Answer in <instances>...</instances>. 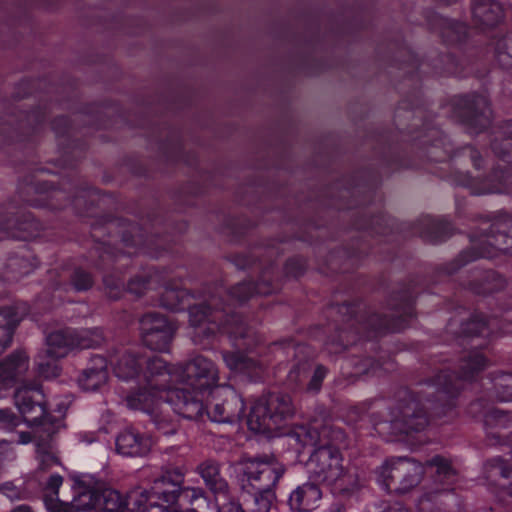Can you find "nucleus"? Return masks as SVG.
Listing matches in <instances>:
<instances>
[{
    "instance_id": "nucleus-1",
    "label": "nucleus",
    "mask_w": 512,
    "mask_h": 512,
    "mask_svg": "<svg viewBox=\"0 0 512 512\" xmlns=\"http://www.w3.org/2000/svg\"><path fill=\"white\" fill-rule=\"evenodd\" d=\"M445 404L443 391L434 380L422 383L415 392L402 390L391 413L393 428L405 434L423 431L429 424V413L442 417L452 411Z\"/></svg>"
},
{
    "instance_id": "nucleus-2",
    "label": "nucleus",
    "mask_w": 512,
    "mask_h": 512,
    "mask_svg": "<svg viewBox=\"0 0 512 512\" xmlns=\"http://www.w3.org/2000/svg\"><path fill=\"white\" fill-rule=\"evenodd\" d=\"M189 322L199 330L198 336H209L221 331L227 333L233 340H243L235 343V347L250 348L249 331L240 316L229 314L222 302L220 293L211 295L205 302L195 304L189 308Z\"/></svg>"
},
{
    "instance_id": "nucleus-3",
    "label": "nucleus",
    "mask_w": 512,
    "mask_h": 512,
    "mask_svg": "<svg viewBox=\"0 0 512 512\" xmlns=\"http://www.w3.org/2000/svg\"><path fill=\"white\" fill-rule=\"evenodd\" d=\"M341 444L313 450L307 461V470L314 482L325 483L342 495H349L363 486V480L356 469L343 465Z\"/></svg>"
},
{
    "instance_id": "nucleus-4",
    "label": "nucleus",
    "mask_w": 512,
    "mask_h": 512,
    "mask_svg": "<svg viewBox=\"0 0 512 512\" xmlns=\"http://www.w3.org/2000/svg\"><path fill=\"white\" fill-rule=\"evenodd\" d=\"M295 408L287 394L270 393L255 401L247 424L250 430L266 433L275 430L294 414Z\"/></svg>"
},
{
    "instance_id": "nucleus-5",
    "label": "nucleus",
    "mask_w": 512,
    "mask_h": 512,
    "mask_svg": "<svg viewBox=\"0 0 512 512\" xmlns=\"http://www.w3.org/2000/svg\"><path fill=\"white\" fill-rule=\"evenodd\" d=\"M488 361L479 351H470L465 354L459 364V375L455 376L449 371H443L434 379L435 383L443 391L447 406L455 407V398L464 381H471L486 367Z\"/></svg>"
},
{
    "instance_id": "nucleus-6",
    "label": "nucleus",
    "mask_w": 512,
    "mask_h": 512,
    "mask_svg": "<svg viewBox=\"0 0 512 512\" xmlns=\"http://www.w3.org/2000/svg\"><path fill=\"white\" fill-rule=\"evenodd\" d=\"M424 474L421 463L407 457L387 460L381 466L380 477L390 492L404 494L416 487Z\"/></svg>"
},
{
    "instance_id": "nucleus-7",
    "label": "nucleus",
    "mask_w": 512,
    "mask_h": 512,
    "mask_svg": "<svg viewBox=\"0 0 512 512\" xmlns=\"http://www.w3.org/2000/svg\"><path fill=\"white\" fill-rule=\"evenodd\" d=\"M241 464L248 485L261 493L272 492L285 472L284 466L274 457L245 459Z\"/></svg>"
},
{
    "instance_id": "nucleus-8",
    "label": "nucleus",
    "mask_w": 512,
    "mask_h": 512,
    "mask_svg": "<svg viewBox=\"0 0 512 512\" xmlns=\"http://www.w3.org/2000/svg\"><path fill=\"white\" fill-rule=\"evenodd\" d=\"M144 344L152 350L166 351L177 330L176 324L164 315L147 313L140 320Z\"/></svg>"
},
{
    "instance_id": "nucleus-9",
    "label": "nucleus",
    "mask_w": 512,
    "mask_h": 512,
    "mask_svg": "<svg viewBox=\"0 0 512 512\" xmlns=\"http://www.w3.org/2000/svg\"><path fill=\"white\" fill-rule=\"evenodd\" d=\"M15 405L29 425H42L47 417L45 397L36 382L19 386L14 394Z\"/></svg>"
},
{
    "instance_id": "nucleus-10",
    "label": "nucleus",
    "mask_w": 512,
    "mask_h": 512,
    "mask_svg": "<svg viewBox=\"0 0 512 512\" xmlns=\"http://www.w3.org/2000/svg\"><path fill=\"white\" fill-rule=\"evenodd\" d=\"M296 439L304 447L317 449L328 447L331 444H342L345 434L342 429L314 420L306 426H301L295 431Z\"/></svg>"
},
{
    "instance_id": "nucleus-11",
    "label": "nucleus",
    "mask_w": 512,
    "mask_h": 512,
    "mask_svg": "<svg viewBox=\"0 0 512 512\" xmlns=\"http://www.w3.org/2000/svg\"><path fill=\"white\" fill-rule=\"evenodd\" d=\"M218 380V369L215 364L203 356H197L185 365L182 386L192 390L206 391L215 387Z\"/></svg>"
},
{
    "instance_id": "nucleus-12",
    "label": "nucleus",
    "mask_w": 512,
    "mask_h": 512,
    "mask_svg": "<svg viewBox=\"0 0 512 512\" xmlns=\"http://www.w3.org/2000/svg\"><path fill=\"white\" fill-rule=\"evenodd\" d=\"M203 392L185 386L169 389L166 393L167 405L184 418L202 419L208 410V408L205 409L202 398L199 397Z\"/></svg>"
},
{
    "instance_id": "nucleus-13",
    "label": "nucleus",
    "mask_w": 512,
    "mask_h": 512,
    "mask_svg": "<svg viewBox=\"0 0 512 512\" xmlns=\"http://www.w3.org/2000/svg\"><path fill=\"white\" fill-rule=\"evenodd\" d=\"M510 221L497 220L491 224L488 233L481 235L474 244L481 257H494L497 252L512 254V237L507 234Z\"/></svg>"
},
{
    "instance_id": "nucleus-14",
    "label": "nucleus",
    "mask_w": 512,
    "mask_h": 512,
    "mask_svg": "<svg viewBox=\"0 0 512 512\" xmlns=\"http://www.w3.org/2000/svg\"><path fill=\"white\" fill-rule=\"evenodd\" d=\"M244 413V402L233 390L224 391L223 395L214 396L206 412L207 417L218 423H232L239 420Z\"/></svg>"
},
{
    "instance_id": "nucleus-15",
    "label": "nucleus",
    "mask_w": 512,
    "mask_h": 512,
    "mask_svg": "<svg viewBox=\"0 0 512 512\" xmlns=\"http://www.w3.org/2000/svg\"><path fill=\"white\" fill-rule=\"evenodd\" d=\"M461 117L474 133L490 125L491 110L484 96H467L462 99Z\"/></svg>"
},
{
    "instance_id": "nucleus-16",
    "label": "nucleus",
    "mask_w": 512,
    "mask_h": 512,
    "mask_svg": "<svg viewBox=\"0 0 512 512\" xmlns=\"http://www.w3.org/2000/svg\"><path fill=\"white\" fill-rule=\"evenodd\" d=\"M472 17L483 29H497L505 20L503 5L496 0H472Z\"/></svg>"
},
{
    "instance_id": "nucleus-17",
    "label": "nucleus",
    "mask_w": 512,
    "mask_h": 512,
    "mask_svg": "<svg viewBox=\"0 0 512 512\" xmlns=\"http://www.w3.org/2000/svg\"><path fill=\"white\" fill-rule=\"evenodd\" d=\"M169 389L154 388L151 389L147 382L145 386L140 388L136 393L127 396V405L131 409L142 410L149 413L151 416L158 412L163 405L168 408L166 401V393Z\"/></svg>"
},
{
    "instance_id": "nucleus-18",
    "label": "nucleus",
    "mask_w": 512,
    "mask_h": 512,
    "mask_svg": "<svg viewBox=\"0 0 512 512\" xmlns=\"http://www.w3.org/2000/svg\"><path fill=\"white\" fill-rule=\"evenodd\" d=\"M206 487L216 496L227 498L230 486L221 474V464L214 459H206L196 469Z\"/></svg>"
},
{
    "instance_id": "nucleus-19",
    "label": "nucleus",
    "mask_w": 512,
    "mask_h": 512,
    "mask_svg": "<svg viewBox=\"0 0 512 512\" xmlns=\"http://www.w3.org/2000/svg\"><path fill=\"white\" fill-rule=\"evenodd\" d=\"M152 447V440L133 430L126 429L116 438V449L118 453L130 457H141L147 455Z\"/></svg>"
},
{
    "instance_id": "nucleus-20",
    "label": "nucleus",
    "mask_w": 512,
    "mask_h": 512,
    "mask_svg": "<svg viewBox=\"0 0 512 512\" xmlns=\"http://www.w3.org/2000/svg\"><path fill=\"white\" fill-rule=\"evenodd\" d=\"M28 367V357L24 352H15L0 362V393L12 387Z\"/></svg>"
},
{
    "instance_id": "nucleus-21",
    "label": "nucleus",
    "mask_w": 512,
    "mask_h": 512,
    "mask_svg": "<svg viewBox=\"0 0 512 512\" xmlns=\"http://www.w3.org/2000/svg\"><path fill=\"white\" fill-rule=\"evenodd\" d=\"M322 493L315 482L298 486L290 495L288 503L292 510L309 511L321 499Z\"/></svg>"
},
{
    "instance_id": "nucleus-22",
    "label": "nucleus",
    "mask_w": 512,
    "mask_h": 512,
    "mask_svg": "<svg viewBox=\"0 0 512 512\" xmlns=\"http://www.w3.org/2000/svg\"><path fill=\"white\" fill-rule=\"evenodd\" d=\"M145 356L133 352H123L112 360L115 375L128 381L140 375L143 371Z\"/></svg>"
},
{
    "instance_id": "nucleus-23",
    "label": "nucleus",
    "mask_w": 512,
    "mask_h": 512,
    "mask_svg": "<svg viewBox=\"0 0 512 512\" xmlns=\"http://www.w3.org/2000/svg\"><path fill=\"white\" fill-rule=\"evenodd\" d=\"M144 365L146 370L143 372V379L151 389L159 387L170 389L168 384L171 374L161 358L156 356L151 358L145 357Z\"/></svg>"
},
{
    "instance_id": "nucleus-24",
    "label": "nucleus",
    "mask_w": 512,
    "mask_h": 512,
    "mask_svg": "<svg viewBox=\"0 0 512 512\" xmlns=\"http://www.w3.org/2000/svg\"><path fill=\"white\" fill-rule=\"evenodd\" d=\"M93 365L85 369L79 378V385L86 391H95L106 384L108 379L106 360L101 356L92 359Z\"/></svg>"
},
{
    "instance_id": "nucleus-25",
    "label": "nucleus",
    "mask_w": 512,
    "mask_h": 512,
    "mask_svg": "<svg viewBox=\"0 0 512 512\" xmlns=\"http://www.w3.org/2000/svg\"><path fill=\"white\" fill-rule=\"evenodd\" d=\"M75 346V331L71 329L52 332L47 337L45 351L54 357H65L69 350Z\"/></svg>"
},
{
    "instance_id": "nucleus-26",
    "label": "nucleus",
    "mask_w": 512,
    "mask_h": 512,
    "mask_svg": "<svg viewBox=\"0 0 512 512\" xmlns=\"http://www.w3.org/2000/svg\"><path fill=\"white\" fill-rule=\"evenodd\" d=\"M179 501L192 506L185 512H211L210 504L201 488L182 487Z\"/></svg>"
},
{
    "instance_id": "nucleus-27",
    "label": "nucleus",
    "mask_w": 512,
    "mask_h": 512,
    "mask_svg": "<svg viewBox=\"0 0 512 512\" xmlns=\"http://www.w3.org/2000/svg\"><path fill=\"white\" fill-rule=\"evenodd\" d=\"M273 291L270 282L262 280L256 286L250 282H242L231 288L229 294L236 301L242 302L249 299L254 293L268 295Z\"/></svg>"
},
{
    "instance_id": "nucleus-28",
    "label": "nucleus",
    "mask_w": 512,
    "mask_h": 512,
    "mask_svg": "<svg viewBox=\"0 0 512 512\" xmlns=\"http://www.w3.org/2000/svg\"><path fill=\"white\" fill-rule=\"evenodd\" d=\"M19 319L11 307L0 309V346L6 348L12 341L14 329Z\"/></svg>"
},
{
    "instance_id": "nucleus-29",
    "label": "nucleus",
    "mask_w": 512,
    "mask_h": 512,
    "mask_svg": "<svg viewBox=\"0 0 512 512\" xmlns=\"http://www.w3.org/2000/svg\"><path fill=\"white\" fill-rule=\"evenodd\" d=\"M222 358L227 367L236 372H252L258 367V363L251 357H248L241 351H224Z\"/></svg>"
},
{
    "instance_id": "nucleus-30",
    "label": "nucleus",
    "mask_w": 512,
    "mask_h": 512,
    "mask_svg": "<svg viewBox=\"0 0 512 512\" xmlns=\"http://www.w3.org/2000/svg\"><path fill=\"white\" fill-rule=\"evenodd\" d=\"M273 499V492L255 491L254 495L245 501V506L239 504L236 507V512H270Z\"/></svg>"
},
{
    "instance_id": "nucleus-31",
    "label": "nucleus",
    "mask_w": 512,
    "mask_h": 512,
    "mask_svg": "<svg viewBox=\"0 0 512 512\" xmlns=\"http://www.w3.org/2000/svg\"><path fill=\"white\" fill-rule=\"evenodd\" d=\"M189 298L187 290L167 285L161 293L160 304L166 309L178 310Z\"/></svg>"
},
{
    "instance_id": "nucleus-32",
    "label": "nucleus",
    "mask_w": 512,
    "mask_h": 512,
    "mask_svg": "<svg viewBox=\"0 0 512 512\" xmlns=\"http://www.w3.org/2000/svg\"><path fill=\"white\" fill-rule=\"evenodd\" d=\"M58 359L60 357H54L45 350L38 353L35 361L39 376L45 379L57 377L60 374V368L57 364Z\"/></svg>"
},
{
    "instance_id": "nucleus-33",
    "label": "nucleus",
    "mask_w": 512,
    "mask_h": 512,
    "mask_svg": "<svg viewBox=\"0 0 512 512\" xmlns=\"http://www.w3.org/2000/svg\"><path fill=\"white\" fill-rule=\"evenodd\" d=\"M184 483V472L180 468L167 469L153 481L152 489L164 487L182 488Z\"/></svg>"
},
{
    "instance_id": "nucleus-34",
    "label": "nucleus",
    "mask_w": 512,
    "mask_h": 512,
    "mask_svg": "<svg viewBox=\"0 0 512 512\" xmlns=\"http://www.w3.org/2000/svg\"><path fill=\"white\" fill-rule=\"evenodd\" d=\"M428 465L436 468V481L449 486L454 480L455 471L446 459L436 456L428 462Z\"/></svg>"
},
{
    "instance_id": "nucleus-35",
    "label": "nucleus",
    "mask_w": 512,
    "mask_h": 512,
    "mask_svg": "<svg viewBox=\"0 0 512 512\" xmlns=\"http://www.w3.org/2000/svg\"><path fill=\"white\" fill-rule=\"evenodd\" d=\"M37 459L39 469L42 471H48L52 467L60 465V460L50 444H37Z\"/></svg>"
},
{
    "instance_id": "nucleus-36",
    "label": "nucleus",
    "mask_w": 512,
    "mask_h": 512,
    "mask_svg": "<svg viewBox=\"0 0 512 512\" xmlns=\"http://www.w3.org/2000/svg\"><path fill=\"white\" fill-rule=\"evenodd\" d=\"M451 226L443 220H433L429 223L428 230L423 237L430 242H440L451 235Z\"/></svg>"
},
{
    "instance_id": "nucleus-37",
    "label": "nucleus",
    "mask_w": 512,
    "mask_h": 512,
    "mask_svg": "<svg viewBox=\"0 0 512 512\" xmlns=\"http://www.w3.org/2000/svg\"><path fill=\"white\" fill-rule=\"evenodd\" d=\"M100 500L103 509L107 512H124L125 500L122 495L113 489H106L102 492Z\"/></svg>"
},
{
    "instance_id": "nucleus-38",
    "label": "nucleus",
    "mask_w": 512,
    "mask_h": 512,
    "mask_svg": "<svg viewBox=\"0 0 512 512\" xmlns=\"http://www.w3.org/2000/svg\"><path fill=\"white\" fill-rule=\"evenodd\" d=\"M487 472L490 478H502L504 482L501 485H512V467H509L503 460L496 459L489 463Z\"/></svg>"
},
{
    "instance_id": "nucleus-39",
    "label": "nucleus",
    "mask_w": 512,
    "mask_h": 512,
    "mask_svg": "<svg viewBox=\"0 0 512 512\" xmlns=\"http://www.w3.org/2000/svg\"><path fill=\"white\" fill-rule=\"evenodd\" d=\"M7 269V279L14 281L30 273L31 265L29 261L23 257H12L7 263Z\"/></svg>"
},
{
    "instance_id": "nucleus-40",
    "label": "nucleus",
    "mask_w": 512,
    "mask_h": 512,
    "mask_svg": "<svg viewBox=\"0 0 512 512\" xmlns=\"http://www.w3.org/2000/svg\"><path fill=\"white\" fill-rule=\"evenodd\" d=\"M102 342V335L98 330H85L75 332V346L74 348H93L100 345Z\"/></svg>"
},
{
    "instance_id": "nucleus-41",
    "label": "nucleus",
    "mask_w": 512,
    "mask_h": 512,
    "mask_svg": "<svg viewBox=\"0 0 512 512\" xmlns=\"http://www.w3.org/2000/svg\"><path fill=\"white\" fill-rule=\"evenodd\" d=\"M501 135L505 138V143H500L498 139L492 142V149L499 157H505L512 148L511 143L507 140H512V120L507 121L501 126Z\"/></svg>"
},
{
    "instance_id": "nucleus-42",
    "label": "nucleus",
    "mask_w": 512,
    "mask_h": 512,
    "mask_svg": "<svg viewBox=\"0 0 512 512\" xmlns=\"http://www.w3.org/2000/svg\"><path fill=\"white\" fill-rule=\"evenodd\" d=\"M497 61L503 69L512 71V39L504 38L498 44Z\"/></svg>"
},
{
    "instance_id": "nucleus-43",
    "label": "nucleus",
    "mask_w": 512,
    "mask_h": 512,
    "mask_svg": "<svg viewBox=\"0 0 512 512\" xmlns=\"http://www.w3.org/2000/svg\"><path fill=\"white\" fill-rule=\"evenodd\" d=\"M147 496L144 492L132 493L125 500L124 512H147Z\"/></svg>"
},
{
    "instance_id": "nucleus-44",
    "label": "nucleus",
    "mask_w": 512,
    "mask_h": 512,
    "mask_svg": "<svg viewBox=\"0 0 512 512\" xmlns=\"http://www.w3.org/2000/svg\"><path fill=\"white\" fill-rule=\"evenodd\" d=\"M165 413H167V410L162 407L151 417L158 430H160L164 435L174 434L177 431L178 426L175 422L167 419L164 415Z\"/></svg>"
},
{
    "instance_id": "nucleus-45",
    "label": "nucleus",
    "mask_w": 512,
    "mask_h": 512,
    "mask_svg": "<svg viewBox=\"0 0 512 512\" xmlns=\"http://www.w3.org/2000/svg\"><path fill=\"white\" fill-rule=\"evenodd\" d=\"M152 493L163 503L174 505L180 500L181 488L163 486V488L152 489Z\"/></svg>"
},
{
    "instance_id": "nucleus-46",
    "label": "nucleus",
    "mask_w": 512,
    "mask_h": 512,
    "mask_svg": "<svg viewBox=\"0 0 512 512\" xmlns=\"http://www.w3.org/2000/svg\"><path fill=\"white\" fill-rule=\"evenodd\" d=\"M498 397L501 401L512 400V375L507 374L499 377L495 383Z\"/></svg>"
},
{
    "instance_id": "nucleus-47",
    "label": "nucleus",
    "mask_w": 512,
    "mask_h": 512,
    "mask_svg": "<svg viewBox=\"0 0 512 512\" xmlns=\"http://www.w3.org/2000/svg\"><path fill=\"white\" fill-rule=\"evenodd\" d=\"M46 507L49 512H93L92 509H79L75 505H70L53 498L46 499Z\"/></svg>"
},
{
    "instance_id": "nucleus-48",
    "label": "nucleus",
    "mask_w": 512,
    "mask_h": 512,
    "mask_svg": "<svg viewBox=\"0 0 512 512\" xmlns=\"http://www.w3.org/2000/svg\"><path fill=\"white\" fill-rule=\"evenodd\" d=\"M487 330V323L481 317H474L469 322L465 323L462 332L467 336L481 335Z\"/></svg>"
},
{
    "instance_id": "nucleus-49",
    "label": "nucleus",
    "mask_w": 512,
    "mask_h": 512,
    "mask_svg": "<svg viewBox=\"0 0 512 512\" xmlns=\"http://www.w3.org/2000/svg\"><path fill=\"white\" fill-rule=\"evenodd\" d=\"M72 283L78 291L87 290L92 287L93 278L88 272L77 269L73 274Z\"/></svg>"
},
{
    "instance_id": "nucleus-50",
    "label": "nucleus",
    "mask_w": 512,
    "mask_h": 512,
    "mask_svg": "<svg viewBox=\"0 0 512 512\" xmlns=\"http://www.w3.org/2000/svg\"><path fill=\"white\" fill-rule=\"evenodd\" d=\"M63 483V478L62 476L58 475V474H53L49 477L47 483H46V487H45V490L47 491V494L45 495V500L47 498H53V499H58V489L60 488V486L62 485Z\"/></svg>"
},
{
    "instance_id": "nucleus-51",
    "label": "nucleus",
    "mask_w": 512,
    "mask_h": 512,
    "mask_svg": "<svg viewBox=\"0 0 512 512\" xmlns=\"http://www.w3.org/2000/svg\"><path fill=\"white\" fill-rule=\"evenodd\" d=\"M326 376V369L323 366H317L308 385L307 391L316 393L320 390L323 379Z\"/></svg>"
},
{
    "instance_id": "nucleus-52",
    "label": "nucleus",
    "mask_w": 512,
    "mask_h": 512,
    "mask_svg": "<svg viewBox=\"0 0 512 512\" xmlns=\"http://www.w3.org/2000/svg\"><path fill=\"white\" fill-rule=\"evenodd\" d=\"M20 422L18 416H16L9 409H0V426L7 430H12Z\"/></svg>"
},
{
    "instance_id": "nucleus-53",
    "label": "nucleus",
    "mask_w": 512,
    "mask_h": 512,
    "mask_svg": "<svg viewBox=\"0 0 512 512\" xmlns=\"http://www.w3.org/2000/svg\"><path fill=\"white\" fill-rule=\"evenodd\" d=\"M440 490H433L424 493L418 501L419 512H431V504L436 501Z\"/></svg>"
},
{
    "instance_id": "nucleus-54",
    "label": "nucleus",
    "mask_w": 512,
    "mask_h": 512,
    "mask_svg": "<svg viewBox=\"0 0 512 512\" xmlns=\"http://www.w3.org/2000/svg\"><path fill=\"white\" fill-rule=\"evenodd\" d=\"M150 282V279L144 277L133 278L128 283V290L137 296H141L148 289Z\"/></svg>"
},
{
    "instance_id": "nucleus-55",
    "label": "nucleus",
    "mask_w": 512,
    "mask_h": 512,
    "mask_svg": "<svg viewBox=\"0 0 512 512\" xmlns=\"http://www.w3.org/2000/svg\"><path fill=\"white\" fill-rule=\"evenodd\" d=\"M431 28L435 30H458V23L444 18L442 16H434L431 22Z\"/></svg>"
},
{
    "instance_id": "nucleus-56",
    "label": "nucleus",
    "mask_w": 512,
    "mask_h": 512,
    "mask_svg": "<svg viewBox=\"0 0 512 512\" xmlns=\"http://www.w3.org/2000/svg\"><path fill=\"white\" fill-rule=\"evenodd\" d=\"M0 491L11 500L23 498L24 492L12 482H6L0 486Z\"/></svg>"
},
{
    "instance_id": "nucleus-57",
    "label": "nucleus",
    "mask_w": 512,
    "mask_h": 512,
    "mask_svg": "<svg viewBox=\"0 0 512 512\" xmlns=\"http://www.w3.org/2000/svg\"><path fill=\"white\" fill-rule=\"evenodd\" d=\"M306 373L305 365H298L289 373V379L294 382H300L302 376Z\"/></svg>"
},
{
    "instance_id": "nucleus-58",
    "label": "nucleus",
    "mask_w": 512,
    "mask_h": 512,
    "mask_svg": "<svg viewBox=\"0 0 512 512\" xmlns=\"http://www.w3.org/2000/svg\"><path fill=\"white\" fill-rule=\"evenodd\" d=\"M382 512H409V510L400 503H394L385 508Z\"/></svg>"
},
{
    "instance_id": "nucleus-59",
    "label": "nucleus",
    "mask_w": 512,
    "mask_h": 512,
    "mask_svg": "<svg viewBox=\"0 0 512 512\" xmlns=\"http://www.w3.org/2000/svg\"><path fill=\"white\" fill-rule=\"evenodd\" d=\"M32 441V436L29 432H21L18 435L17 442L20 444H27Z\"/></svg>"
},
{
    "instance_id": "nucleus-60",
    "label": "nucleus",
    "mask_w": 512,
    "mask_h": 512,
    "mask_svg": "<svg viewBox=\"0 0 512 512\" xmlns=\"http://www.w3.org/2000/svg\"><path fill=\"white\" fill-rule=\"evenodd\" d=\"M353 341L349 340L346 334L340 335V347L346 348L348 345H350Z\"/></svg>"
},
{
    "instance_id": "nucleus-61",
    "label": "nucleus",
    "mask_w": 512,
    "mask_h": 512,
    "mask_svg": "<svg viewBox=\"0 0 512 512\" xmlns=\"http://www.w3.org/2000/svg\"><path fill=\"white\" fill-rule=\"evenodd\" d=\"M11 512H33V511L27 505H19V506L15 507Z\"/></svg>"
},
{
    "instance_id": "nucleus-62",
    "label": "nucleus",
    "mask_w": 512,
    "mask_h": 512,
    "mask_svg": "<svg viewBox=\"0 0 512 512\" xmlns=\"http://www.w3.org/2000/svg\"><path fill=\"white\" fill-rule=\"evenodd\" d=\"M166 512H179V510L175 507H171V508L167 509Z\"/></svg>"
},
{
    "instance_id": "nucleus-63",
    "label": "nucleus",
    "mask_w": 512,
    "mask_h": 512,
    "mask_svg": "<svg viewBox=\"0 0 512 512\" xmlns=\"http://www.w3.org/2000/svg\"><path fill=\"white\" fill-rule=\"evenodd\" d=\"M452 2H455L456 0H451Z\"/></svg>"
},
{
    "instance_id": "nucleus-64",
    "label": "nucleus",
    "mask_w": 512,
    "mask_h": 512,
    "mask_svg": "<svg viewBox=\"0 0 512 512\" xmlns=\"http://www.w3.org/2000/svg\"><path fill=\"white\" fill-rule=\"evenodd\" d=\"M510 495L512 496V492L510 493Z\"/></svg>"
}]
</instances>
